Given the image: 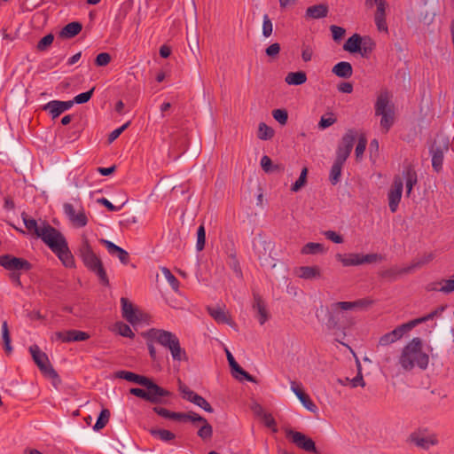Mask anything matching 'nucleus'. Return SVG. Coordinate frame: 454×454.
<instances>
[{
	"label": "nucleus",
	"mask_w": 454,
	"mask_h": 454,
	"mask_svg": "<svg viewBox=\"0 0 454 454\" xmlns=\"http://www.w3.org/2000/svg\"><path fill=\"white\" fill-rule=\"evenodd\" d=\"M22 220L26 228L40 238L66 267L71 268L74 265V259L67 241L59 230L44 221L39 224L35 219L28 218L25 213L22 214Z\"/></svg>",
	"instance_id": "1"
},
{
	"label": "nucleus",
	"mask_w": 454,
	"mask_h": 454,
	"mask_svg": "<svg viewBox=\"0 0 454 454\" xmlns=\"http://www.w3.org/2000/svg\"><path fill=\"white\" fill-rule=\"evenodd\" d=\"M399 364L404 371H411L415 366L425 370L429 363V356L422 350V340L413 338L403 348L399 356Z\"/></svg>",
	"instance_id": "2"
},
{
	"label": "nucleus",
	"mask_w": 454,
	"mask_h": 454,
	"mask_svg": "<svg viewBox=\"0 0 454 454\" xmlns=\"http://www.w3.org/2000/svg\"><path fill=\"white\" fill-rule=\"evenodd\" d=\"M148 337L170 351L174 361H187L188 356L181 347L178 337L172 332L153 328L148 332Z\"/></svg>",
	"instance_id": "3"
},
{
	"label": "nucleus",
	"mask_w": 454,
	"mask_h": 454,
	"mask_svg": "<svg viewBox=\"0 0 454 454\" xmlns=\"http://www.w3.org/2000/svg\"><path fill=\"white\" fill-rule=\"evenodd\" d=\"M372 300L364 298L355 301H338L331 305L330 309H326L325 325L329 330L340 329V310H352L371 306Z\"/></svg>",
	"instance_id": "4"
},
{
	"label": "nucleus",
	"mask_w": 454,
	"mask_h": 454,
	"mask_svg": "<svg viewBox=\"0 0 454 454\" xmlns=\"http://www.w3.org/2000/svg\"><path fill=\"white\" fill-rule=\"evenodd\" d=\"M374 109L375 115L381 116V129L384 133H387L395 121L394 105L391 103L390 95L387 90H383L379 94Z\"/></svg>",
	"instance_id": "5"
},
{
	"label": "nucleus",
	"mask_w": 454,
	"mask_h": 454,
	"mask_svg": "<svg viewBox=\"0 0 454 454\" xmlns=\"http://www.w3.org/2000/svg\"><path fill=\"white\" fill-rule=\"evenodd\" d=\"M335 258L343 267L359 266L363 264L375 263L382 261L381 254H360L347 253L336 254Z\"/></svg>",
	"instance_id": "6"
},
{
	"label": "nucleus",
	"mask_w": 454,
	"mask_h": 454,
	"mask_svg": "<svg viewBox=\"0 0 454 454\" xmlns=\"http://www.w3.org/2000/svg\"><path fill=\"white\" fill-rule=\"evenodd\" d=\"M29 351L33 357L34 362L38 366L40 371L45 376L53 380L54 386L60 383V379H59L57 372L51 366L47 355L44 352L41 351V349L39 348V347L37 345L30 346Z\"/></svg>",
	"instance_id": "7"
},
{
	"label": "nucleus",
	"mask_w": 454,
	"mask_h": 454,
	"mask_svg": "<svg viewBox=\"0 0 454 454\" xmlns=\"http://www.w3.org/2000/svg\"><path fill=\"white\" fill-rule=\"evenodd\" d=\"M450 140L447 137H438L430 148L432 167L434 171L440 172L442 168L444 153L449 151Z\"/></svg>",
	"instance_id": "8"
},
{
	"label": "nucleus",
	"mask_w": 454,
	"mask_h": 454,
	"mask_svg": "<svg viewBox=\"0 0 454 454\" xmlns=\"http://www.w3.org/2000/svg\"><path fill=\"white\" fill-rule=\"evenodd\" d=\"M357 137V132L349 129L342 137L336 151V158L339 161H346L353 149L355 140Z\"/></svg>",
	"instance_id": "9"
},
{
	"label": "nucleus",
	"mask_w": 454,
	"mask_h": 454,
	"mask_svg": "<svg viewBox=\"0 0 454 454\" xmlns=\"http://www.w3.org/2000/svg\"><path fill=\"white\" fill-rule=\"evenodd\" d=\"M0 266L9 271H28L32 268L31 263L27 260L15 257L12 254H3L0 256Z\"/></svg>",
	"instance_id": "10"
},
{
	"label": "nucleus",
	"mask_w": 454,
	"mask_h": 454,
	"mask_svg": "<svg viewBox=\"0 0 454 454\" xmlns=\"http://www.w3.org/2000/svg\"><path fill=\"white\" fill-rule=\"evenodd\" d=\"M286 437H288L292 441V442L294 443L297 447L308 452H312L315 454L317 453L315 442L311 438L308 437L307 435L301 432L294 431L292 429L286 430Z\"/></svg>",
	"instance_id": "11"
},
{
	"label": "nucleus",
	"mask_w": 454,
	"mask_h": 454,
	"mask_svg": "<svg viewBox=\"0 0 454 454\" xmlns=\"http://www.w3.org/2000/svg\"><path fill=\"white\" fill-rule=\"evenodd\" d=\"M79 254L84 265L93 271L99 264L102 263L100 258L93 252L89 241L84 239L79 248Z\"/></svg>",
	"instance_id": "12"
},
{
	"label": "nucleus",
	"mask_w": 454,
	"mask_h": 454,
	"mask_svg": "<svg viewBox=\"0 0 454 454\" xmlns=\"http://www.w3.org/2000/svg\"><path fill=\"white\" fill-rule=\"evenodd\" d=\"M121 304L122 317L129 323L134 325L145 320V315L136 309L128 298L121 297Z\"/></svg>",
	"instance_id": "13"
},
{
	"label": "nucleus",
	"mask_w": 454,
	"mask_h": 454,
	"mask_svg": "<svg viewBox=\"0 0 454 454\" xmlns=\"http://www.w3.org/2000/svg\"><path fill=\"white\" fill-rule=\"evenodd\" d=\"M63 210L70 223L74 227L82 228L87 225L88 218L82 207L76 210L71 203H65L63 205Z\"/></svg>",
	"instance_id": "14"
},
{
	"label": "nucleus",
	"mask_w": 454,
	"mask_h": 454,
	"mask_svg": "<svg viewBox=\"0 0 454 454\" xmlns=\"http://www.w3.org/2000/svg\"><path fill=\"white\" fill-rule=\"evenodd\" d=\"M403 193V180L400 176L394 177L393 184L387 193L388 206L392 213L396 212Z\"/></svg>",
	"instance_id": "15"
},
{
	"label": "nucleus",
	"mask_w": 454,
	"mask_h": 454,
	"mask_svg": "<svg viewBox=\"0 0 454 454\" xmlns=\"http://www.w3.org/2000/svg\"><path fill=\"white\" fill-rule=\"evenodd\" d=\"M148 398L147 402H150L154 404H168V402L165 399V397H168L171 395V393L160 387L156 383H153L148 388Z\"/></svg>",
	"instance_id": "16"
},
{
	"label": "nucleus",
	"mask_w": 454,
	"mask_h": 454,
	"mask_svg": "<svg viewBox=\"0 0 454 454\" xmlns=\"http://www.w3.org/2000/svg\"><path fill=\"white\" fill-rule=\"evenodd\" d=\"M401 178L403 182H405L406 195L409 197L411 193L414 185H416L418 183V175L414 167L411 164L404 166Z\"/></svg>",
	"instance_id": "17"
},
{
	"label": "nucleus",
	"mask_w": 454,
	"mask_h": 454,
	"mask_svg": "<svg viewBox=\"0 0 454 454\" xmlns=\"http://www.w3.org/2000/svg\"><path fill=\"white\" fill-rule=\"evenodd\" d=\"M55 337L57 340H60L63 342H72L86 340L90 338V335L85 332L69 330L64 332H57L55 333Z\"/></svg>",
	"instance_id": "18"
},
{
	"label": "nucleus",
	"mask_w": 454,
	"mask_h": 454,
	"mask_svg": "<svg viewBox=\"0 0 454 454\" xmlns=\"http://www.w3.org/2000/svg\"><path fill=\"white\" fill-rule=\"evenodd\" d=\"M100 243H102L106 247L110 254L116 255L122 264L126 265L129 263V255L126 250L107 239H101Z\"/></svg>",
	"instance_id": "19"
},
{
	"label": "nucleus",
	"mask_w": 454,
	"mask_h": 454,
	"mask_svg": "<svg viewBox=\"0 0 454 454\" xmlns=\"http://www.w3.org/2000/svg\"><path fill=\"white\" fill-rule=\"evenodd\" d=\"M253 247L260 261L263 259L267 260V258L270 256V252L272 249V243L270 241L260 239L254 241Z\"/></svg>",
	"instance_id": "20"
},
{
	"label": "nucleus",
	"mask_w": 454,
	"mask_h": 454,
	"mask_svg": "<svg viewBox=\"0 0 454 454\" xmlns=\"http://www.w3.org/2000/svg\"><path fill=\"white\" fill-rule=\"evenodd\" d=\"M329 12V8L326 4H319L309 6L306 9L305 19L307 20H318L325 18Z\"/></svg>",
	"instance_id": "21"
},
{
	"label": "nucleus",
	"mask_w": 454,
	"mask_h": 454,
	"mask_svg": "<svg viewBox=\"0 0 454 454\" xmlns=\"http://www.w3.org/2000/svg\"><path fill=\"white\" fill-rule=\"evenodd\" d=\"M291 389L308 411L311 412H316L317 411V405L313 403L310 397L297 387L295 382H292Z\"/></svg>",
	"instance_id": "22"
},
{
	"label": "nucleus",
	"mask_w": 454,
	"mask_h": 454,
	"mask_svg": "<svg viewBox=\"0 0 454 454\" xmlns=\"http://www.w3.org/2000/svg\"><path fill=\"white\" fill-rule=\"evenodd\" d=\"M193 424H201L200 427L197 432L198 436L201 438L203 441L211 439L213 435V428L212 426L207 422V420L200 414H198V416H196V418L193 419Z\"/></svg>",
	"instance_id": "23"
},
{
	"label": "nucleus",
	"mask_w": 454,
	"mask_h": 454,
	"mask_svg": "<svg viewBox=\"0 0 454 454\" xmlns=\"http://www.w3.org/2000/svg\"><path fill=\"white\" fill-rule=\"evenodd\" d=\"M82 29V23L73 21L67 24L59 33V37L62 39H70L77 35Z\"/></svg>",
	"instance_id": "24"
},
{
	"label": "nucleus",
	"mask_w": 454,
	"mask_h": 454,
	"mask_svg": "<svg viewBox=\"0 0 454 454\" xmlns=\"http://www.w3.org/2000/svg\"><path fill=\"white\" fill-rule=\"evenodd\" d=\"M297 275L303 279H317L321 278V270L318 266H301L297 270Z\"/></svg>",
	"instance_id": "25"
},
{
	"label": "nucleus",
	"mask_w": 454,
	"mask_h": 454,
	"mask_svg": "<svg viewBox=\"0 0 454 454\" xmlns=\"http://www.w3.org/2000/svg\"><path fill=\"white\" fill-rule=\"evenodd\" d=\"M332 72L340 78L348 79L353 74V68L349 62L340 61L333 66Z\"/></svg>",
	"instance_id": "26"
},
{
	"label": "nucleus",
	"mask_w": 454,
	"mask_h": 454,
	"mask_svg": "<svg viewBox=\"0 0 454 454\" xmlns=\"http://www.w3.org/2000/svg\"><path fill=\"white\" fill-rule=\"evenodd\" d=\"M254 300L253 308L257 312L256 317L258 318L260 325H263L269 318L266 306L259 295H254Z\"/></svg>",
	"instance_id": "27"
},
{
	"label": "nucleus",
	"mask_w": 454,
	"mask_h": 454,
	"mask_svg": "<svg viewBox=\"0 0 454 454\" xmlns=\"http://www.w3.org/2000/svg\"><path fill=\"white\" fill-rule=\"evenodd\" d=\"M411 274V271H408V266L398 268V267H392L390 269L382 270L380 272V277L383 278H386L390 281L396 280L399 277L403 275Z\"/></svg>",
	"instance_id": "28"
},
{
	"label": "nucleus",
	"mask_w": 454,
	"mask_h": 454,
	"mask_svg": "<svg viewBox=\"0 0 454 454\" xmlns=\"http://www.w3.org/2000/svg\"><path fill=\"white\" fill-rule=\"evenodd\" d=\"M411 441L415 445L424 450H427L437 443V440L434 436H421L416 434L411 435Z\"/></svg>",
	"instance_id": "29"
},
{
	"label": "nucleus",
	"mask_w": 454,
	"mask_h": 454,
	"mask_svg": "<svg viewBox=\"0 0 454 454\" xmlns=\"http://www.w3.org/2000/svg\"><path fill=\"white\" fill-rule=\"evenodd\" d=\"M207 311L209 315L217 322L221 324L231 325V319L228 314L220 307H208Z\"/></svg>",
	"instance_id": "30"
},
{
	"label": "nucleus",
	"mask_w": 454,
	"mask_h": 454,
	"mask_svg": "<svg viewBox=\"0 0 454 454\" xmlns=\"http://www.w3.org/2000/svg\"><path fill=\"white\" fill-rule=\"evenodd\" d=\"M363 37L358 34H354L351 35L344 43L343 49L346 51L356 53L361 50Z\"/></svg>",
	"instance_id": "31"
},
{
	"label": "nucleus",
	"mask_w": 454,
	"mask_h": 454,
	"mask_svg": "<svg viewBox=\"0 0 454 454\" xmlns=\"http://www.w3.org/2000/svg\"><path fill=\"white\" fill-rule=\"evenodd\" d=\"M446 307V305L439 306L438 308L434 309L432 312L427 314L426 316L411 320V323L413 325V327H415L422 323L433 320L434 317H440L445 310Z\"/></svg>",
	"instance_id": "32"
},
{
	"label": "nucleus",
	"mask_w": 454,
	"mask_h": 454,
	"mask_svg": "<svg viewBox=\"0 0 454 454\" xmlns=\"http://www.w3.org/2000/svg\"><path fill=\"white\" fill-rule=\"evenodd\" d=\"M307 81V74L304 71L290 72L285 77L288 85H301Z\"/></svg>",
	"instance_id": "33"
},
{
	"label": "nucleus",
	"mask_w": 454,
	"mask_h": 454,
	"mask_svg": "<svg viewBox=\"0 0 454 454\" xmlns=\"http://www.w3.org/2000/svg\"><path fill=\"white\" fill-rule=\"evenodd\" d=\"M434 258V254L432 253L425 254L419 258L414 259L410 265H408V271L412 273L418 269H420L424 265L429 263Z\"/></svg>",
	"instance_id": "34"
},
{
	"label": "nucleus",
	"mask_w": 454,
	"mask_h": 454,
	"mask_svg": "<svg viewBox=\"0 0 454 454\" xmlns=\"http://www.w3.org/2000/svg\"><path fill=\"white\" fill-rule=\"evenodd\" d=\"M413 328L414 327L411 325V321H409L405 324L397 326L393 331L389 332L393 342H395L396 340H400L406 333L410 332Z\"/></svg>",
	"instance_id": "35"
},
{
	"label": "nucleus",
	"mask_w": 454,
	"mask_h": 454,
	"mask_svg": "<svg viewBox=\"0 0 454 454\" xmlns=\"http://www.w3.org/2000/svg\"><path fill=\"white\" fill-rule=\"evenodd\" d=\"M325 252V247L320 243L309 242L301 248L302 254H324Z\"/></svg>",
	"instance_id": "36"
},
{
	"label": "nucleus",
	"mask_w": 454,
	"mask_h": 454,
	"mask_svg": "<svg viewBox=\"0 0 454 454\" xmlns=\"http://www.w3.org/2000/svg\"><path fill=\"white\" fill-rule=\"evenodd\" d=\"M344 163V161H339L338 159H335L330 171V181L333 184L339 183Z\"/></svg>",
	"instance_id": "37"
},
{
	"label": "nucleus",
	"mask_w": 454,
	"mask_h": 454,
	"mask_svg": "<svg viewBox=\"0 0 454 454\" xmlns=\"http://www.w3.org/2000/svg\"><path fill=\"white\" fill-rule=\"evenodd\" d=\"M2 339L4 351L10 354L12 351V348L11 346V336L6 321H4L2 324Z\"/></svg>",
	"instance_id": "38"
},
{
	"label": "nucleus",
	"mask_w": 454,
	"mask_h": 454,
	"mask_svg": "<svg viewBox=\"0 0 454 454\" xmlns=\"http://www.w3.org/2000/svg\"><path fill=\"white\" fill-rule=\"evenodd\" d=\"M43 110L48 111L52 119L59 117L62 113V108L59 106V100H51L43 106Z\"/></svg>",
	"instance_id": "39"
},
{
	"label": "nucleus",
	"mask_w": 454,
	"mask_h": 454,
	"mask_svg": "<svg viewBox=\"0 0 454 454\" xmlns=\"http://www.w3.org/2000/svg\"><path fill=\"white\" fill-rule=\"evenodd\" d=\"M110 419V411L107 409H103L93 427L95 431H99L106 427Z\"/></svg>",
	"instance_id": "40"
},
{
	"label": "nucleus",
	"mask_w": 454,
	"mask_h": 454,
	"mask_svg": "<svg viewBox=\"0 0 454 454\" xmlns=\"http://www.w3.org/2000/svg\"><path fill=\"white\" fill-rule=\"evenodd\" d=\"M153 436L160 438L163 442H169L175 439L176 435L174 433L166 429H156L153 428L150 430Z\"/></svg>",
	"instance_id": "41"
},
{
	"label": "nucleus",
	"mask_w": 454,
	"mask_h": 454,
	"mask_svg": "<svg viewBox=\"0 0 454 454\" xmlns=\"http://www.w3.org/2000/svg\"><path fill=\"white\" fill-rule=\"evenodd\" d=\"M274 136V130L264 122H261L258 127L257 137L262 140H269Z\"/></svg>",
	"instance_id": "42"
},
{
	"label": "nucleus",
	"mask_w": 454,
	"mask_h": 454,
	"mask_svg": "<svg viewBox=\"0 0 454 454\" xmlns=\"http://www.w3.org/2000/svg\"><path fill=\"white\" fill-rule=\"evenodd\" d=\"M196 416H198V413L193 411H189L187 413L173 411L171 419L184 422L190 421L193 423V419H195Z\"/></svg>",
	"instance_id": "43"
},
{
	"label": "nucleus",
	"mask_w": 454,
	"mask_h": 454,
	"mask_svg": "<svg viewBox=\"0 0 454 454\" xmlns=\"http://www.w3.org/2000/svg\"><path fill=\"white\" fill-rule=\"evenodd\" d=\"M374 43L370 37H364L361 44V50L358 52L362 57H368L374 48Z\"/></svg>",
	"instance_id": "44"
},
{
	"label": "nucleus",
	"mask_w": 454,
	"mask_h": 454,
	"mask_svg": "<svg viewBox=\"0 0 454 454\" xmlns=\"http://www.w3.org/2000/svg\"><path fill=\"white\" fill-rule=\"evenodd\" d=\"M179 390L182 393V396L184 399L194 403L195 399L199 397L200 395L195 393L194 391L191 390L187 386L184 384L180 383L179 385Z\"/></svg>",
	"instance_id": "45"
},
{
	"label": "nucleus",
	"mask_w": 454,
	"mask_h": 454,
	"mask_svg": "<svg viewBox=\"0 0 454 454\" xmlns=\"http://www.w3.org/2000/svg\"><path fill=\"white\" fill-rule=\"evenodd\" d=\"M179 390L182 393V396L184 399L194 403L195 399L199 397L200 395L195 393L194 391L191 390L187 386L184 384L180 383L179 385Z\"/></svg>",
	"instance_id": "46"
},
{
	"label": "nucleus",
	"mask_w": 454,
	"mask_h": 454,
	"mask_svg": "<svg viewBox=\"0 0 454 454\" xmlns=\"http://www.w3.org/2000/svg\"><path fill=\"white\" fill-rule=\"evenodd\" d=\"M226 356H227V360L229 362V365L232 371V373H233V376L241 380L242 378L239 377V375L237 374L239 372H241V369L242 367L236 362L235 358L233 357L232 354L228 350L226 349Z\"/></svg>",
	"instance_id": "47"
},
{
	"label": "nucleus",
	"mask_w": 454,
	"mask_h": 454,
	"mask_svg": "<svg viewBox=\"0 0 454 454\" xmlns=\"http://www.w3.org/2000/svg\"><path fill=\"white\" fill-rule=\"evenodd\" d=\"M439 284L441 285V287L438 289L439 292L443 294L454 292V274L448 279H442Z\"/></svg>",
	"instance_id": "48"
},
{
	"label": "nucleus",
	"mask_w": 454,
	"mask_h": 454,
	"mask_svg": "<svg viewBox=\"0 0 454 454\" xmlns=\"http://www.w3.org/2000/svg\"><path fill=\"white\" fill-rule=\"evenodd\" d=\"M162 274L164 275L165 278L170 285V286L175 290L177 291L179 288V281L177 278L171 273V271L168 269L163 267L161 269Z\"/></svg>",
	"instance_id": "49"
},
{
	"label": "nucleus",
	"mask_w": 454,
	"mask_h": 454,
	"mask_svg": "<svg viewBox=\"0 0 454 454\" xmlns=\"http://www.w3.org/2000/svg\"><path fill=\"white\" fill-rule=\"evenodd\" d=\"M366 145H367V138H366L365 135L360 134L358 137V143H357L356 150H355L356 159H359L363 156V154L365 151V148H366Z\"/></svg>",
	"instance_id": "50"
},
{
	"label": "nucleus",
	"mask_w": 454,
	"mask_h": 454,
	"mask_svg": "<svg viewBox=\"0 0 454 454\" xmlns=\"http://www.w3.org/2000/svg\"><path fill=\"white\" fill-rule=\"evenodd\" d=\"M206 242V231L203 224H201L197 231V243L196 249L201 251L204 249Z\"/></svg>",
	"instance_id": "51"
},
{
	"label": "nucleus",
	"mask_w": 454,
	"mask_h": 454,
	"mask_svg": "<svg viewBox=\"0 0 454 454\" xmlns=\"http://www.w3.org/2000/svg\"><path fill=\"white\" fill-rule=\"evenodd\" d=\"M115 328L119 334L123 337L133 338L135 336L131 328L125 323L118 322L115 324Z\"/></svg>",
	"instance_id": "52"
},
{
	"label": "nucleus",
	"mask_w": 454,
	"mask_h": 454,
	"mask_svg": "<svg viewBox=\"0 0 454 454\" xmlns=\"http://www.w3.org/2000/svg\"><path fill=\"white\" fill-rule=\"evenodd\" d=\"M54 40V35L52 34H48L45 36H43L36 45V49L39 51H44L48 49L49 46L51 45Z\"/></svg>",
	"instance_id": "53"
},
{
	"label": "nucleus",
	"mask_w": 454,
	"mask_h": 454,
	"mask_svg": "<svg viewBox=\"0 0 454 454\" xmlns=\"http://www.w3.org/2000/svg\"><path fill=\"white\" fill-rule=\"evenodd\" d=\"M92 272H94L98 276L99 282L103 286H109V279L106 271L104 269L103 263L99 264L98 268H96Z\"/></svg>",
	"instance_id": "54"
},
{
	"label": "nucleus",
	"mask_w": 454,
	"mask_h": 454,
	"mask_svg": "<svg viewBox=\"0 0 454 454\" xmlns=\"http://www.w3.org/2000/svg\"><path fill=\"white\" fill-rule=\"evenodd\" d=\"M307 174H308V168H303L299 178L295 181V183L291 187L292 192H298L302 186H304V184L306 183Z\"/></svg>",
	"instance_id": "55"
},
{
	"label": "nucleus",
	"mask_w": 454,
	"mask_h": 454,
	"mask_svg": "<svg viewBox=\"0 0 454 454\" xmlns=\"http://www.w3.org/2000/svg\"><path fill=\"white\" fill-rule=\"evenodd\" d=\"M273 118L282 125H285L288 120V113L286 109H275L272 111Z\"/></svg>",
	"instance_id": "56"
},
{
	"label": "nucleus",
	"mask_w": 454,
	"mask_h": 454,
	"mask_svg": "<svg viewBox=\"0 0 454 454\" xmlns=\"http://www.w3.org/2000/svg\"><path fill=\"white\" fill-rule=\"evenodd\" d=\"M273 31V25L267 14L263 15L262 20V35L264 37H270Z\"/></svg>",
	"instance_id": "57"
},
{
	"label": "nucleus",
	"mask_w": 454,
	"mask_h": 454,
	"mask_svg": "<svg viewBox=\"0 0 454 454\" xmlns=\"http://www.w3.org/2000/svg\"><path fill=\"white\" fill-rule=\"evenodd\" d=\"M336 118L333 116V113H329L328 116H322L319 122L318 128L321 129H325L336 122Z\"/></svg>",
	"instance_id": "58"
},
{
	"label": "nucleus",
	"mask_w": 454,
	"mask_h": 454,
	"mask_svg": "<svg viewBox=\"0 0 454 454\" xmlns=\"http://www.w3.org/2000/svg\"><path fill=\"white\" fill-rule=\"evenodd\" d=\"M95 88H92L89 91L78 94L74 98V101L76 104H84L87 103L92 97L93 91Z\"/></svg>",
	"instance_id": "59"
},
{
	"label": "nucleus",
	"mask_w": 454,
	"mask_h": 454,
	"mask_svg": "<svg viewBox=\"0 0 454 454\" xmlns=\"http://www.w3.org/2000/svg\"><path fill=\"white\" fill-rule=\"evenodd\" d=\"M115 377L119 379H123L130 382L136 383L137 374L129 372V371H118L115 373Z\"/></svg>",
	"instance_id": "60"
},
{
	"label": "nucleus",
	"mask_w": 454,
	"mask_h": 454,
	"mask_svg": "<svg viewBox=\"0 0 454 454\" xmlns=\"http://www.w3.org/2000/svg\"><path fill=\"white\" fill-rule=\"evenodd\" d=\"M227 262H228L229 266L231 267V269L234 271L236 276L238 278H241L242 277V270H241V268H240V265H239V262L237 256L236 257H232V258H229Z\"/></svg>",
	"instance_id": "61"
},
{
	"label": "nucleus",
	"mask_w": 454,
	"mask_h": 454,
	"mask_svg": "<svg viewBox=\"0 0 454 454\" xmlns=\"http://www.w3.org/2000/svg\"><path fill=\"white\" fill-rule=\"evenodd\" d=\"M111 61V55L107 52L99 53L95 59V64L98 67H105Z\"/></svg>",
	"instance_id": "62"
},
{
	"label": "nucleus",
	"mask_w": 454,
	"mask_h": 454,
	"mask_svg": "<svg viewBox=\"0 0 454 454\" xmlns=\"http://www.w3.org/2000/svg\"><path fill=\"white\" fill-rule=\"evenodd\" d=\"M195 405L200 407L204 411L212 413L214 411V409L210 405V403L201 395H199L198 398L195 399Z\"/></svg>",
	"instance_id": "63"
},
{
	"label": "nucleus",
	"mask_w": 454,
	"mask_h": 454,
	"mask_svg": "<svg viewBox=\"0 0 454 454\" xmlns=\"http://www.w3.org/2000/svg\"><path fill=\"white\" fill-rule=\"evenodd\" d=\"M330 30L332 32L333 39L334 41L340 40L344 36L346 32V30L343 27H338L336 25H332L330 27Z\"/></svg>",
	"instance_id": "64"
}]
</instances>
